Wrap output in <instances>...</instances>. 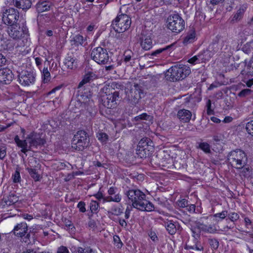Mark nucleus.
Here are the masks:
<instances>
[{"label": "nucleus", "mask_w": 253, "mask_h": 253, "mask_svg": "<svg viewBox=\"0 0 253 253\" xmlns=\"http://www.w3.org/2000/svg\"><path fill=\"white\" fill-rule=\"evenodd\" d=\"M14 140L17 146L21 148V151L24 154L29 151H33L34 149L41 148L46 143L44 139L41 138L39 134L35 132H31L25 139H20L18 135H16Z\"/></svg>", "instance_id": "f257e3e1"}, {"label": "nucleus", "mask_w": 253, "mask_h": 253, "mask_svg": "<svg viewBox=\"0 0 253 253\" xmlns=\"http://www.w3.org/2000/svg\"><path fill=\"white\" fill-rule=\"evenodd\" d=\"M125 195L132 203V206L140 211H151L154 210V205L146 199V195L138 189H130Z\"/></svg>", "instance_id": "f03ea898"}, {"label": "nucleus", "mask_w": 253, "mask_h": 253, "mask_svg": "<svg viewBox=\"0 0 253 253\" xmlns=\"http://www.w3.org/2000/svg\"><path fill=\"white\" fill-rule=\"evenodd\" d=\"M7 32L11 38L20 42V46L26 45L29 42V34L26 26L20 27L18 24L11 25L7 27Z\"/></svg>", "instance_id": "7ed1b4c3"}, {"label": "nucleus", "mask_w": 253, "mask_h": 253, "mask_svg": "<svg viewBox=\"0 0 253 253\" xmlns=\"http://www.w3.org/2000/svg\"><path fill=\"white\" fill-rule=\"evenodd\" d=\"M191 73L190 68L184 65L179 64L172 66L165 73V78L170 82L182 80Z\"/></svg>", "instance_id": "20e7f679"}, {"label": "nucleus", "mask_w": 253, "mask_h": 253, "mask_svg": "<svg viewBox=\"0 0 253 253\" xmlns=\"http://www.w3.org/2000/svg\"><path fill=\"white\" fill-rule=\"evenodd\" d=\"M227 160L232 167L240 169L246 166L248 158L247 155L243 151L237 149L229 153Z\"/></svg>", "instance_id": "39448f33"}, {"label": "nucleus", "mask_w": 253, "mask_h": 253, "mask_svg": "<svg viewBox=\"0 0 253 253\" xmlns=\"http://www.w3.org/2000/svg\"><path fill=\"white\" fill-rule=\"evenodd\" d=\"M102 90L104 94L101 95V100L102 105L107 109H114L117 106L116 100L119 97V91H110L109 86H104Z\"/></svg>", "instance_id": "423d86ee"}, {"label": "nucleus", "mask_w": 253, "mask_h": 253, "mask_svg": "<svg viewBox=\"0 0 253 253\" xmlns=\"http://www.w3.org/2000/svg\"><path fill=\"white\" fill-rule=\"evenodd\" d=\"M167 28L173 33L178 34L185 26L184 20L178 13L169 15L167 20Z\"/></svg>", "instance_id": "0eeeda50"}, {"label": "nucleus", "mask_w": 253, "mask_h": 253, "mask_svg": "<svg viewBox=\"0 0 253 253\" xmlns=\"http://www.w3.org/2000/svg\"><path fill=\"white\" fill-rule=\"evenodd\" d=\"M89 145L88 134L84 130H79L73 137L72 147L78 151H83Z\"/></svg>", "instance_id": "6e6552de"}, {"label": "nucleus", "mask_w": 253, "mask_h": 253, "mask_svg": "<svg viewBox=\"0 0 253 253\" xmlns=\"http://www.w3.org/2000/svg\"><path fill=\"white\" fill-rule=\"evenodd\" d=\"M90 56L91 59L98 64H111L112 61L108 50L101 46L93 48Z\"/></svg>", "instance_id": "1a4fd4ad"}, {"label": "nucleus", "mask_w": 253, "mask_h": 253, "mask_svg": "<svg viewBox=\"0 0 253 253\" xmlns=\"http://www.w3.org/2000/svg\"><path fill=\"white\" fill-rule=\"evenodd\" d=\"M131 20L130 17L126 14H119L112 21L111 26L118 33H123L130 27Z\"/></svg>", "instance_id": "9d476101"}, {"label": "nucleus", "mask_w": 253, "mask_h": 253, "mask_svg": "<svg viewBox=\"0 0 253 253\" xmlns=\"http://www.w3.org/2000/svg\"><path fill=\"white\" fill-rule=\"evenodd\" d=\"M126 96L125 99L132 105L138 103L143 94L142 87L140 84H134L130 89L125 90Z\"/></svg>", "instance_id": "9b49d317"}, {"label": "nucleus", "mask_w": 253, "mask_h": 253, "mask_svg": "<svg viewBox=\"0 0 253 253\" xmlns=\"http://www.w3.org/2000/svg\"><path fill=\"white\" fill-rule=\"evenodd\" d=\"M12 232L13 234L21 238L23 242L27 244L31 243L30 233L28 232V228L26 223L21 222L17 224L14 228Z\"/></svg>", "instance_id": "f8f14e48"}, {"label": "nucleus", "mask_w": 253, "mask_h": 253, "mask_svg": "<svg viewBox=\"0 0 253 253\" xmlns=\"http://www.w3.org/2000/svg\"><path fill=\"white\" fill-rule=\"evenodd\" d=\"M19 18L18 11L14 8H10L5 10L3 13L2 20L5 24L15 25Z\"/></svg>", "instance_id": "ddd939ff"}, {"label": "nucleus", "mask_w": 253, "mask_h": 253, "mask_svg": "<svg viewBox=\"0 0 253 253\" xmlns=\"http://www.w3.org/2000/svg\"><path fill=\"white\" fill-rule=\"evenodd\" d=\"M18 80L21 85L28 86L35 83V75L33 72L24 70L19 73Z\"/></svg>", "instance_id": "4468645a"}, {"label": "nucleus", "mask_w": 253, "mask_h": 253, "mask_svg": "<svg viewBox=\"0 0 253 253\" xmlns=\"http://www.w3.org/2000/svg\"><path fill=\"white\" fill-rule=\"evenodd\" d=\"M13 74L8 68L0 69V82L4 84H9L13 80Z\"/></svg>", "instance_id": "2eb2a0df"}, {"label": "nucleus", "mask_w": 253, "mask_h": 253, "mask_svg": "<svg viewBox=\"0 0 253 253\" xmlns=\"http://www.w3.org/2000/svg\"><path fill=\"white\" fill-rule=\"evenodd\" d=\"M72 46L78 47L79 45L85 46L87 44L86 39L80 34H77L73 37L70 40Z\"/></svg>", "instance_id": "dca6fc26"}, {"label": "nucleus", "mask_w": 253, "mask_h": 253, "mask_svg": "<svg viewBox=\"0 0 253 253\" xmlns=\"http://www.w3.org/2000/svg\"><path fill=\"white\" fill-rule=\"evenodd\" d=\"M196 224L198 228L202 231L205 233L214 234L216 233L217 231L214 224L207 225L200 221H198Z\"/></svg>", "instance_id": "f3484780"}, {"label": "nucleus", "mask_w": 253, "mask_h": 253, "mask_svg": "<svg viewBox=\"0 0 253 253\" xmlns=\"http://www.w3.org/2000/svg\"><path fill=\"white\" fill-rule=\"evenodd\" d=\"M13 3L17 8L26 11L31 7L32 0H13Z\"/></svg>", "instance_id": "a211bd4d"}, {"label": "nucleus", "mask_w": 253, "mask_h": 253, "mask_svg": "<svg viewBox=\"0 0 253 253\" xmlns=\"http://www.w3.org/2000/svg\"><path fill=\"white\" fill-rule=\"evenodd\" d=\"M165 226L167 230L170 235H174L176 232V231L180 228L178 222H173L171 220L166 222Z\"/></svg>", "instance_id": "6ab92c4d"}, {"label": "nucleus", "mask_w": 253, "mask_h": 253, "mask_svg": "<svg viewBox=\"0 0 253 253\" xmlns=\"http://www.w3.org/2000/svg\"><path fill=\"white\" fill-rule=\"evenodd\" d=\"M177 116L181 121L187 123L191 120L192 113L189 110L183 109L178 111Z\"/></svg>", "instance_id": "aec40b11"}, {"label": "nucleus", "mask_w": 253, "mask_h": 253, "mask_svg": "<svg viewBox=\"0 0 253 253\" xmlns=\"http://www.w3.org/2000/svg\"><path fill=\"white\" fill-rule=\"evenodd\" d=\"M51 3L48 1H40L36 4V9L39 13L48 11L50 9Z\"/></svg>", "instance_id": "412c9836"}, {"label": "nucleus", "mask_w": 253, "mask_h": 253, "mask_svg": "<svg viewBox=\"0 0 253 253\" xmlns=\"http://www.w3.org/2000/svg\"><path fill=\"white\" fill-rule=\"evenodd\" d=\"M77 98L84 105V109H86L88 106L89 105L90 103L92 101V100L90 99V96H88L82 93L78 94Z\"/></svg>", "instance_id": "4be33fe9"}, {"label": "nucleus", "mask_w": 253, "mask_h": 253, "mask_svg": "<svg viewBox=\"0 0 253 253\" xmlns=\"http://www.w3.org/2000/svg\"><path fill=\"white\" fill-rule=\"evenodd\" d=\"M64 64L68 69H74L77 67L78 60L71 55H68L65 59Z\"/></svg>", "instance_id": "5701e85b"}, {"label": "nucleus", "mask_w": 253, "mask_h": 253, "mask_svg": "<svg viewBox=\"0 0 253 253\" xmlns=\"http://www.w3.org/2000/svg\"><path fill=\"white\" fill-rule=\"evenodd\" d=\"M141 40V46L143 49L147 50L152 47V42L150 36L142 35Z\"/></svg>", "instance_id": "b1692460"}, {"label": "nucleus", "mask_w": 253, "mask_h": 253, "mask_svg": "<svg viewBox=\"0 0 253 253\" xmlns=\"http://www.w3.org/2000/svg\"><path fill=\"white\" fill-rule=\"evenodd\" d=\"M196 40V33L194 31L188 32L183 38V43L184 45L193 43Z\"/></svg>", "instance_id": "393cba45"}, {"label": "nucleus", "mask_w": 253, "mask_h": 253, "mask_svg": "<svg viewBox=\"0 0 253 253\" xmlns=\"http://www.w3.org/2000/svg\"><path fill=\"white\" fill-rule=\"evenodd\" d=\"M96 75L93 73L89 72L86 74L83 80L79 83L78 89H81L84 84L93 81L94 79H96Z\"/></svg>", "instance_id": "a878e982"}, {"label": "nucleus", "mask_w": 253, "mask_h": 253, "mask_svg": "<svg viewBox=\"0 0 253 253\" xmlns=\"http://www.w3.org/2000/svg\"><path fill=\"white\" fill-rule=\"evenodd\" d=\"M219 48L220 45L219 44V40L216 38V39L214 40L212 43L209 45L208 48L207 49L213 56L219 50Z\"/></svg>", "instance_id": "bb28decb"}, {"label": "nucleus", "mask_w": 253, "mask_h": 253, "mask_svg": "<svg viewBox=\"0 0 253 253\" xmlns=\"http://www.w3.org/2000/svg\"><path fill=\"white\" fill-rule=\"evenodd\" d=\"M247 6L246 5H242L237 11L236 13L234 15L232 19L233 21H238L240 20L243 17L246 10Z\"/></svg>", "instance_id": "cd10ccee"}, {"label": "nucleus", "mask_w": 253, "mask_h": 253, "mask_svg": "<svg viewBox=\"0 0 253 253\" xmlns=\"http://www.w3.org/2000/svg\"><path fill=\"white\" fill-rule=\"evenodd\" d=\"M153 142L150 138L148 137H144L142 138L139 141L137 147L148 149V146H151Z\"/></svg>", "instance_id": "c85d7f7f"}, {"label": "nucleus", "mask_w": 253, "mask_h": 253, "mask_svg": "<svg viewBox=\"0 0 253 253\" xmlns=\"http://www.w3.org/2000/svg\"><path fill=\"white\" fill-rule=\"evenodd\" d=\"M150 154L149 150L147 148H141L137 147L136 154L140 158H146L149 156Z\"/></svg>", "instance_id": "c756f323"}, {"label": "nucleus", "mask_w": 253, "mask_h": 253, "mask_svg": "<svg viewBox=\"0 0 253 253\" xmlns=\"http://www.w3.org/2000/svg\"><path fill=\"white\" fill-rule=\"evenodd\" d=\"M201 60V62H205L208 61L212 56L211 53L207 49L198 54Z\"/></svg>", "instance_id": "7c9ffc66"}, {"label": "nucleus", "mask_w": 253, "mask_h": 253, "mask_svg": "<svg viewBox=\"0 0 253 253\" xmlns=\"http://www.w3.org/2000/svg\"><path fill=\"white\" fill-rule=\"evenodd\" d=\"M174 44H175L174 43H172L169 45L166 46L164 47L155 50L154 51L152 52L151 53V55L157 56L158 54H159L160 53H162L163 51H165L166 50L170 51L172 49V48L174 46Z\"/></svg>", "instance_id": "2f4dec72"}, {"label": "nucleus", "mask_w": 253, "mask_h": 253, "mask_svg": "<svg viewBox=\"0 0 253 253\" xmlns=\"http://www.w3.org/2000/svg\"><path fill=\"white\" fill-rule=\"evenodd\" d=\"M208 241L212 251L216 250L218 248L219 243L218 239L215 238H210L208 239Z\"/></svg>", "instance_id": "473e14b6"}, {"label": "nucleus", "mask_w": 253, "mask_h": 253, "mask_svg": "<svg viewBox=\"0 0 253 253\" xmlns=\"http://www.w3.org/2000/svg\"><path fill=\"white\" fill-rule=\"evenodd\" d=\"M26 169L28 171L29 173L31 175V176L36 181H39L40 179V175L38 173V171L36 170V169L31 168H26Z\"/></svg>", "instance_id": "72a5a7b5"}, {"label": "nucleus", "mask_w": 253, "mask_h": 253, "mask_svg": "<svg viewBox=\"0 0 253 253\" xmlns=\"http://www.w3.org/2000/svg\"><path fill=\"white\" fill-rule=\"evenodd\" d=\"M197 148H200L206 153H209L211 152V147L209 144L207 142H200L198 143Z\"/></svg>", "instance_id": "f704fd0d"}, {"label": "nucleus", "mask_w": 253, "mask_h": 253, "mask_svg": "<svg viewBox=\"0 0 253 253\" xmlns=\"http://www.w3.org/2000/svg\"><path fill=\"white\" fill-rule=\"evenodd\" d=\"M242 50L247 54H249L252 51H253V41L248 42L245 44L242 47Z\"/></svg>", "instance_id": "c9c22d12"}, {"label": "nucleus", "mask_w": 253, "mask_h": 253, "mask_svg": "<svg viewBox=\"0 0 253 253\" xmlns=\"http://www.w3.org/2000/svg\"><path fill=\"white\" fill-rule=\"evenodd\" d=\"M89 207L92 213H96L99 211V204L97 202L92 200L89 204Z\"/></svg>", "instance_id": "e433bc0d"}, {"label": "nucleus", "mask_w": 253, "mask_h": 253, "mask_svg": "<svg viewBox=\"0 0 253 253\" xmlns=\"http://www.w3.org/2000/svg\"><path fill=\"white\" fill-rule=\"evenodd\" d=\"M50 74L48 71L47 68H44L42 72V81L44 83H47L50 80Z\"/></svg>", "instance_id": "4c0bfd02"}, {"label": "nucleus", "mask_w": 253, "mask_h": 253, "mask_svg": "<svg viewBox=\"0 0 253 253\" xmlns=\"http://www.w3.org/2000/svg\"><path fill=\"white\" fill-rule=\"evenodd\" d=\"M75 253H95L90 247L83 248L82 247H78L75 250Z\"/></svg>", "instance_id": "58836bf2"}, {"label": "nucleus", "mask_w": 253, "mask_h": 253, "mask_svg": "<svg viewBox=\"0 0 253 253\" xmlns=\"http://www.w3.org/2000/svg\"><path fill=\"white\" fill-rule=\"evenodd\" d=\"M152 119V117L150 115H148L146 113H143L134 118V120L136 121H140L141 120L151 121Z\"/></svg>", "instance_id": "ea45409f"}, {"label": "nucleus", "mask_w": 253, "mask_h": 253, "mask_svg": "<svg viewBox=\"0 0 253 253\" xmlns=\"http://www.w3.org/2000/svg\"><path fill=\"white\" fill-rule=\"evenodd\" d=\"M123 213V210L118 207H113L111 209V211H108L109 214H111L112 215H116V216L120 215Z\"/></svg>", "instance_id": "a19ab883"}, {"label": "nucleus", "mask_w": 253, "mask_h": 253, "mask_svg": "<svg viewBox=\"0 0 253 253\" xmlns=\"http://www.w3.org/2000/svg\"><path fill=\"white\" fill-rule=\"evenodd\" d=\"M240 172V175L244 177H248L251 175V169L249 167H244Z\"/></svg>", "instance_id": "79ce46f5"}, {"label": "nucleus", "mask_w": 253, "mask_h": 253, "mask_svg": "<svg viewBox=\"0 0 253 253\" xmlns=\"http://www.w3.org/2000/svg\"><path fill=\"white\" fill-rule=\"evenodd\" d=\"M133 55V53L130 50H126L125 51L124 54V61L126 63L130 61Z\"/></svg>", "instance_id": "37998d69"}, {"label": "nucleus", "mask_w": 253, "mask_h": 253, "mask_svg": "<svg viewBox=\"0 0 253 253\" xmlns=\"http://www.w3.org/2000/svg\"><path fill=\"white\" fill-rule=\"evenodd\" d=\"M253 91L251 89H244L238 93V96L240 97H245L251 95Z\"/></svg>", "instance_id": "c03bdc74"}, {"label": "nucleus", "mask_w": 253, "mask_h": 253, "mask_svg": "<svg viewBox=\"0 0 253 253\" xmlns=\"http://www.w3.org/2000/svg\"><path fill=\"white\" fill-rule=\"evenodd\" d=\"M111 89L112 91H116V89L117 90H123L124 88V86L123 84H122L120 83H117V82H113L111 84ZM110 89L111 88L109 87Z\"/></svg>", "instance_id": "a18cd8bd"}, {"label": "nucleus", "mask_w": 253, "mask_h": 253, "mask_svg": "<svg viewBox=\"0 0 253 253\" xmlns=\"http://www.w3.org/2000/svg\"><path fill=\"white\" fill-rule=\"evenodd\" d=\"M194 245H193L194 250L198 251H203L204 247L201 245L200 241L198 240L197 238L194 240Z\"/></svg>", "instance_id": "49530a36"}, {"label": "nucleus", "mask_w": 253, "mask_h": 253, "mask_svg": "<svg viewBox=\"0 0 253 253\" xmlns=\"http://www.w3.org/2000/svg\"><path fill=\"white\" fill-rule=\"evenodd\" d=\"M17 201V197L14 195H11L7 197V200L5 199V203L6 205H11L15 203Z\"/></svg>", "instance_id": "de8ad7c7"}, {"label": "nucleus", "mask_w": 253, "mask_h": 253, "mask_svg": "<svg viewBox=\"0 0 253 253\" xmlns=\"http://www.w3.org/2000/svg\"><path fill=\"white\" fill-rule=\"evenodd\" d=\"M246 129L249 134L253 136V120H252L247 123Z\"/></svg>", "instance_id": "09e8293b"}, {"label": "nucleus", "mask_w": 253, "mask_h": 253, "mask_svg": "<svg viewBox=\"0 0 253 253\" xmlns=\"http://www.w3.org/2000/svg\"><path fill=\"white\" fill-rule=\"evenodd\" d=\"M199 54L195 55L190 59H189L188 62L192 64L195 65L198 63H200L201 62V60L200 58Z\"/></svg>", "instance_id": "8fccbe9b"}, {"label": "nucleus", "mask_w": 253, "mask_h": 253, "mask_svg": "<svg viewBox=\"0 0 253 253\" xmlns=\"http://www.w3.org/2000/svg\"><path fill=\"white\" fill-rule=\"evenodd\" d=\"M188 204V201L185 199H182L177 201L176 204L179 208H186Z\"/></svg>", "instance_id": "3c124183"}, {"label": "nucleus", "mask_w": 253, "mask_h": 253, "mask_svg": "<svg viewBox=\"0 0 253 253\" xmlns=\"http://www.w3.org/2000/svg\"><path fill=\"white\" fill-rule=\"evenodd\" d=\"M228 218L233 222L237 221L239 218V214L236 212H230L227 214Z\"/></svg>", "instance_id": "603ef678"}, {"label": "nucleus", "mask_w": 253, "mask_h": 253, "mask_svg": "<svg viewBox=\"0 0 253 253\" xmlns=\"http://www.w3.org/2000/svg\"><path fill=\"white\" fill-rule=\"evenodd\" d=\"M13 181L14 183H18L21 181V177L20 172L16 169L14 173L12 175Z\"/></svg>", "instance_id": "864d4df0"}, {"label": "nucleus", "mask_w": 253, "mask_h": 253, "mask_svg": "<svg viewBox=\"0 0 253 253\" xmlns=\"http://www.w3.org/2000/svg\"><path fill=\"white\" fill-rule=\"evenodd\" d=\"M114 244L118 248H121L123 246V243L121 241L120 237L117 235H115L113 237Z\"/></svg>", "instance_id": "5fc2aeb1"}, {"label": "nucleus", "mask_w": 253, "mask_h": 253, "mask_svg": "<svg viewBox=\"0 0 253 253\" xmlns=\"http://www.w3.org/2000/svg\"><path fill=\"white\" fill-rule=\"evenodd\" d=\"M72 104L74 105L76 108L79 109L80 110L83 111L84 109V105L80 102L78 98L76 100H72Z\"/></svg>", "instance_id": "6e6d98bb"}, {"label": "nucleus", "mask_w": 253, "mask_h": 253, "mask_svg": "<svg viewBox=\"0 0 253 253\" xmlns=\"http://www.w3.org/2000/svg\"><path fill=\"white\" fill-rule=\"evenodd\" d=\"M228 212L226 211H223L221 212H219L213 215L215 217H219L221 219H224L227 216Z\"/></svg>", "instance_id": "4d7b16f0"}, {"label": "nucleus", "mask_w": 253, "mask_h": 253, "mask_svg": "<svg viewBox=\"0 0 253 253\" xmlns=\"http://www.w3.org/2000/svg\"><path fill=\"white\" fill-rule=\"evenodd\" d=\"M97 137L99 140L104 142H106L108 139V136L105 133H99L97 135Z\"/></svg>", "instance_id": "13d9d810"}, {"label": "nucleus", "mask_w": 253, "mask_h": 253, "mask_svg": "<svg viewBox=\"0 0 253 253\" xmlns=\"http://www.w3.org/2000/svg\"><path fill=\"white\" fill-rule=\"evenodd\" d=\"M109 199V201H113L117 203H119L121 200V196L119 194H116L114 197L109 196L108 198Z\"/></svg>", "instance_id": "bf43d9fd"}, {"label": "nucleus", "mask_w": 253, "mask_h": 253, "mask_svg": "<svg viewBox=\"0 0 253 253\" xmlns=\"http://www.w3.org/2000/svg\"><path fill=\"white\" fill-rule=\"evenodd\" d=\"M85 204L84 202L80 201L77 205L78 208H79L80 212H85L86 211V209L85 208Z\"/></svg>", "instance_id": "052dcab7"}, {"label": "nucleus", "mask_w": 253, "mask_h": 253, "mask_svg": "<svg viewBox=\"0 0 253 253\" xmlns=\"http://www.w3.org/2000/svg\"><path fill=\"white\" fill-rule=\"evenodd\" d=\"M88 226L92 230H94L97 227L95 221L93 219H91L90 218H89V220L88 223Z\"/></svg>", "instance_id": "680f3d73"}, {"label": "nucleus", "mask_w": 253, "mask_h": 253, "mask_svg": "<svg viewBox=\"0 0 253 253\" xmlns=\"http://www.w3.org/2000/svg\"><path fill=\"white\" fill-rule=\"evenodd\" d=\"M148 235L153 241L157 242L158 241V238L154 231H150L148 233Z\"/></svg>", "instance_id": "e2e57ef3"}, {"label": "nucleus", "mask_w": 253, "mask_h": 253, "mask_svg": "<svg viewBox=\"0 0 253 253\" xmlns=\"http://www.w3.org/2000/svg\"><path fill=\"white\" fill-rule=\"evenodd\" d=\"M6 149L4 146L0 147V159L3 160L6 156Z\"/></svg>", "instance_id": "0e129e2a"}, {"label": "nucleus", "mask_w": 253, "mask_h": 253, "mask_svg": "<svg viewBox=\"0 0 253 253\" xmlns=\"http://www.w3.org/2000/svg\"><path fill=\"white\" fill-rule=\"evenodd\" d=\"M248 76H253V59L252 60L248 66Z\"/></svg>", "instance_id": "69168bd1"}, {"label": "nucleus", "mask_w": 253, "mask_h": 253, "mask_svg": "<svg viewBox=\"0 0 253 253\" xmlns=\"http://www.w3.org/2000/svg\"><path fill=\"white\" fill-rule=\"evenodd\" d=\"M57 253H69V252L66 247L61 246L58 249Z\"/></svg>", "instance_id": "338daca9"}, {"label": "nucleus", "mask_w": 253, "mask_h": 253, "mask_svg": "<svg viewBox=\"0 0 253 253\" xmlns=\"http://www.w3.org/2000/svg\"><path fill=\"white\" fill-rule=\"evenodd\" d=\"M195 205L194 204H188L187 207H186V210L189 211L190 212H194L195 211Z\"/></svg>", "instance_id": "774afa93"}]
</instances>
